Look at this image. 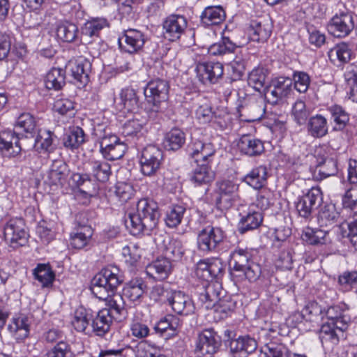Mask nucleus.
I'll list each match as a JSON object with an SVG mask.
<instances>
[{
  "instance_id": "nucleus-1",
  "label": "nucleus",
  "mask_w": 357,
  "mask_h": 357,
  "mask_svg": "<svg viewBox=\"0 0 357 357\" xmlns=\"http://www.w3.org/2000/svg\"><path fill=\"white\" fill-rule=\"evenodd\" d=\"M123 282L120 271L116 266H107L96 274L92 280L91 290L98 299L107 302L112 316L126 317L127 314L123 298L114 292Z\"/></svg>"
},
{
  "instance_id": "nucleus-2",
  "label": "nucleus",
  "mask_w": 357,
  "mask_h": 357,
  "mask_svg": "<svg viewBox=\"0 0 357 357\" xmlns=\"http://www.w3.org/2000/svg\"><path fill=\"white\" fill-rule=\"evenodd\" d=\"M160 213L158 204L149 199H140L135 211L130 212L126 226L133 236L149 235L158 224Z\"/></svg>"
},
{
  "instance_id": "nucleus-3",
  "label": "nucleus",
  "mask_w": 357,
  "mask_h": 357,
  "mask_svg": "<svg viewBox=\"0 0 357 357\" xmlns=\"http://www.w3.org/2000/svg\"><path fill=\"white\" fill-rule=\"evenodd\" d=\"M252 250L238 247L230 254L231 275L236 282L248 280L256 281L260 276L261 267L252 260Z\"/></svg>"
},
{
  "instance_id": "nucleus-4",
  "label": "nucleus",
  "mask_w": 357,
  "mask_h": 357,
  "mask_svg": "<svg viewBox=\"0 0 357 357\" xmlns=\"http://www.w3.org/2000/svg\"><path fill=\"white\" fill-rule=\"evenodd\" d=\"M226 234L220 227L208 225L199 232L198 248L205 253L224 252Z\"/></svg>"
},
{
  "instance_id": "nucleus-5",
  "label": "nucleus",
  "mask_w": 357,
  "mask_h": 357,
  "mask_svg": "<svg viewBox=\"0 0 357 357\" xmlns=\"http://www.w3.org/2000/svg\"><path fill=\"white\" fill-rule=\"evenodd\" d=\"M238 185L232 181H218L213 193L216 208L221 211H226L231 208L238 198Z\"/></svg>"
},
{
  "instance_id": "nucleus-6",
  "label": "nucleus",
  "mask_w": 357,
  "mask_h": 357,
  "mask_svg": "<svg viewBox=\"0 0 357 357\" xmlns=\"http://www.w3.org/2000/svg\"><path fill=\"white\" fill-rule=\"evenodd\" d=\"M327 146H321L316 149L317 167L314 177L317 179H324L334 176L337 172V161L334 154Z\"/></svg>"
},
{
  "instance_id": "nucleus-7",
  "label": "nucleus",
  "mask_w": 357,
  "mask_h": 357,
  "mask_svg": "<svg viewBox=\"0 0 357 357\" xmlns=\"http://www.w3.org/2000/svg\"><path fill=\"white\" fill-rule=\"evenodd\" d=\"M169 85L167 81L162 79L150 80L144 89V94L146 102L158 111L160 104L168 99Z\"/></svg>"
},
{
  "instance_id": "nucleus-8",
  "label": "nucleus",
  "mask_w": 357,
  "mask_h": 357,
  "mask_svg": "<svg viewBox=\"0 0 357 357\" xmlns=\"http://www.w3.org/2000/svg\"><path fill=\"white\" fill-rule=\"evenodd\" d=\"M163 153L160 149L149 145L143 149L139 158L141 172L145 176L154 175L160 168Z\"/></svg>"
},
{
  "instance_id": "nucleus-9",
  "label": "nucleus",
  "mask_w": 357,
  "mask_h": 357,
  "mask_svg": "<svg viewBox=\"0 0 357 357\" xmlns=\"http://www.w3.org/2000/svg\"><path fill=\"white\" fill-rule=\"evenodd\" d=\"M3 235L6 242L13 248L23 246L27 241V232L21 218L10 219L4 226Z\"/></svg>"
},
{
  "instance_id": "nucleus-10",
  "label": "nucleus",
  "mask_w": 357,
  "mask_h": 357,
  "mask_svg": "<svg viewBox=\"0 0 357 357\" xmlns=\"http://www.w3.org/2000/svg\"><path fill=\"white\" fill-rule=\"evenodd\" d=\"M190 155L195 162L211 163L213 160L216 149L213 144L207 141L192 137L188 146Z\"/></svg>"
},
{
  "instance_id": "nucleus-11",
  "label": "nucleus",
  "mask_w": 357,
  "mask_h": 357,
  "mask_svg": "<svg viewBox=\"0 0 357 357\" xmlns=\"http://www.w3.org/2000/svg\"><path fill=\"white\" fill-rule=\"evenodd\" d=\"M322 200L321 192L319 188H312L307 193L298 197L296 208L301 217L308 218L317 208Z\"/></svg>"
},
{
  "instance_id": "nucleus-12",
  "label": "nucleus",
  "mask_w": 357,
  "mask_h": 357,
  "mask_svg": "<svg viewBox=\"0 0 357 357\" xmlns=\"http://www.w3.org/2000/svg\"><path fill=\"white\" fill-rule=\"evenodd\" d=\"M188 26V20L183 15L172 14L163 21L162 29L165 38L175 41L181 38Z\"/></svg>"
},
{
  "instance_id": "nucleus-13",
  "label": "nucleus",
  "mask_w": 357,
  "mask_h": 357,
  "mask_svg": "<svg viewBox=\"0 0 357 357\" xmlns=\"http://www.w3.org/2000/svg\"><path fill=\"white\" fill-rule=\"evenodd\" d=\"M354 27L352 15L347 11L336 13L331 20L328 29L335 37L348 36Z\"/></svg>"
},
{
  "instance_id": "nucleus-14",
  "label": "nucleus",
  "mask_w": 357,
  "mask_h": 357,
  "mask_svg": "<svg viewBox=\"0 0 357 357\" xmlns=\"http://www.w3.org/2000/svg\"><path fill=\"white\" fill-rule=\"evenodd\" d=\"M146 39L144 33L137 29H130L123 31L119 38L118 42L120 48L128 53L132 54L140 50Z\"/></svg>"
},
{
  "instance_id": "nucleus-15",
  "label": "nucleus",
  "mask_w": 357,
  "mask_h": 357,
  "mask_svg": "<svg viewBox=\"0 0 357 357\" xmlns=\"http://www.w3.org/2000/svg\"><path fill=\"white\" fill-rule=\"evenodd\" d=\"M195 71L203 84H214L222 76L224 68L220 62H202L197 65Z\"/></svg>"
},
{
  "instance_id": "nucleus-16",
  "label": "nucleus",
  "mask_w": 357,
  "mask_h": 357,
  "mask_svg": "<svg viewBox=\"0 0 357 357\" xmlns=\"http://www.w3.org/2000/svg\"><path fill=\"white\" fill-rule=\"evenodd\" d=\"M222 293V287L218 282H204L199 291V301L205 309H211L220 298Z\"/></svg>"
},
{
  "instance_id": "nucleus-17",
  "label": "nucleus",
  "mask_w": 357,
  "mask_h": 357,
  "mask_svg": "<svg viewBox=\"0 0 357 357\" xmlns=\"http://www.w3.org/2000/svg\"><path fill=\"white\" fill-rule=\"evenodd\" d=\"M167 303L172 310L178 314L187 316L194 313L195 310L191 298L181 291L173 290Z\"/></svg>"
},
{
  "instance_id": "nucleus-18",
  "label": "nucleus",
  "mask_w": 357,
  "mask_h": 357,
  "mask_svg": "<svg viewBox=\"0 0 357 357\" xmlns=\"http://www.w3.org/2000/svg\"><path fill=\"white\" fill-rule=\"evenodd\" d=\"M22 150L20 137L15 132L7 130L0 132V151L6 157H13Z\"/></svg>"
},
{
  "instance_id": "nucleus-19",
  "label": "nucleus",
  "mask_w": 357,
  "mask_h": 357,
  "mask_svg": "<svg viewBox=\"0 0 357 357\" xmlns=\"http://www.w3.org/2000/svg\"><path fill=\"white\" fill-rule=\"evenodd\" d=\"M220 344V337L213 329H206L199 334L197 349L203 355L215 353Z\"/></svg>"
},
{
  "instance_id": "nucleus-20",
  "label": "nucleus",
  "mask_w": 357,
  "mask_h": 357,
  "mask_svg": "<svg viewBox=\"0 0 357 357\" xmlns=\"http://www.w3.org/2000/svg\"><path fill=\"white\" fill-rule=\"evenodd\" d=\"M71 73L79 87L85 86L89 80V73L91 68V63L84 58H79L75 61H70L66 67Z\"/></svg>"
},
{
  "instance_id": "nucleus-21",
  "label": "nucleus",
  "mask_w": 357,
  "mask_h": 357,
  "mask_svg": "<svg viewBox=\"0 0 357 357\" xmlns=\"http://www.w3.org/2000/svg\"><path fill=\"white\" fill-rule=\"evenodd\" d=\"M229 347L234 357H247L256 350L257 343L250 336H240L231 340Z\"/></svg>"
},
{
  "instance_id": "nucleus-22",
  "label": "nucleus",
  "mask_w": 357,
  "mask_h": 357,
  "mask_svg": "<svg viewBox=\"0 0 357 357\" xmlns=\"http://www.w3.org/2000/svg\"><path fill=\"white\" fill-rule=\"evenodd\" d=\"M172 268V263L169 259L165 257L158 258L147 266L146 273L154 280L161 281L169 277Z\"/></svg>"
},
{
  "instance_id": "nucleus-23",
  "label": "nucleus",
  "mask_w": 357,
  "mask_h": 357,
  "mask_svg": "<svg viewBox=\"0 0 357 357\" xmlns=\"http://www.w3.org/2000/svg\"><path fill=\"white\" fill-rule=\"evenodd\" d=\"M238 148L241 153L251 157L260 155L264 151L263 142L249 135H243L240 138Z\"/></svg>"
},
{
  "instance_id": "nucleus-24",
  "label": "nucleus",
  "mask_w": 357,
  "mask_h": 357,
  "mask_svg": "<svg viewBox=\"0 0 357 357\" xmlns=\"http://www.w3.org/2000/svg\"><path fill=\"white\" fill-rule=\"evenodd\" d=\"M112 323V318L109 310L102 309L98 311L94 317L92 316L91 332H93L98 336H103L109 331Z\"/></svg>"
},
{
  "instance_id": "nucleus-25",
  "label": "nucleus",
  "mask_w": 357,
  "mask_h": 357,
  "mask_svg": "<svg viewBox=\"0 0 357 357\" xmlns=\"http://www.w3.org/2000/svg\"><path fill=\"white\" fill-rule=\"evenodd\" d=\"M31 322L25 315L13 317L8 326V329L17 340H22L29 336Z\"/></svg>"
},
{
  "instance_id": "nucleus-26",
  "label": "nucleus",
  "mask_w": 357,
  "mask_h": 357,
  "mask_svg": "<svg viewBox=\"0 0 357 357\" xmlns=\"http://www.w3.org/2000/svg\"><path fill=\"white\" fill-rule=\"evenodd\" d=\"M109 26L105 18L97 17L91 19L84 23L81 31V40L91 43L89 39L92 37H98L100 31Z\"/></svg>"
},
{
  "instance_id": "nucleus-27",
  "label": "nucleus",
  "mask_w": 357,
  "mask_h": 357,
  "mask_svg": "<svg viewBox=\"0 0 357 357\" xmlns=\"http://www.w3.org/2000/svg\"><path fill=\"white\" fill-rule=\"evenodd\" d=\"M301 238L305 243L312 245H326L331 241L328 231L311 227L303 229Z\"/></svg>"
},
{
  "instance_id": "nucleus-28",
  "label": "nucleus",
  "mask_w": 357,
  "mask_h": 357,
  "mask_svg": "<svg viewBox=\"0 0 357 357\" xmlns=\"http://www.w3.org/2000/svg\"><path fill=\"white\" fill-rule=\"evenodd\" d=\"M268 177L266 167L259 165L253 168L243 178V181L254 189L262 188L266 184Z\"/></svg>"
},
{
  "instance_id": "nucleus-29",
  "label": "nucleus",
  "mask_w": 357,
  "mask_h": 357,
  "mask_svg": "<svg viewBox=\"0 0 357 357\" xmlns=\"http://www.w3.org/2000/svg\"><path fill=\"white\" fill-rule=\"evenodd\" d=\"M71 179L73 183L78 187L83 186L84 188H79L77 192L76 196L78 198L83 197L89 201V198L96 194V190L88 174H82L75 173L72 175Z\"/></svg>"
},
{
  "instance_id": "nucleus-30",
  "label": "nucleus",
  "mask_w": 357,
  "mask_h": 357,
  "mask_svg": "<svg viewBox=\"0 0 357 357\" xmlns=\"http://www.w3.org/2000/svg\"><path fill=\"white\" fill-rule=\"evenodd\" d=\"M56 139V137L54 132L49 130L40 129L35 139V146L40 151L52 153L56 148L54 143Z\"/></svg>"
},
{
  "instance_id": "nucleus-31",
  "label": "nucleus",
  "mask_w": 357,
  "mask_h": 357,
  "mask_svg": "<svg viewBox=\"0 0 357 357\" xmlns=\"http://www.w3.org/2000/svg\"><path fill=\"white\" fill-rule=\"evenodd\" d=\"M211 163L199 162L194 169L191 181L196 185H201L208 184L213 181L215 173L211 169Z\"/></svg>"
},
{
  "instance_id": "nucleus-32",
  "label": "nucleus",
  "mask_w": 357,
  "mask_h": 357,
  "mask_svg": "<svg viewBox=\"0 0 357 357\" xmlns=\"http://www.w3.org/2000/svg\"><path fill=\"white\" fill-rule=\"evenodd\" d=\"M225 17V11L221 6H208L200 16L202 23L207 26L220 24Z\"/></svg>"
},
{
  "instance_id": "nucleus-33",
  "label": "nucleus",
  "mask_w": 357,
  "mask_h": 357,
  "mask_svg": "<svg viewBox=\"0 0 357 357\" xmlns=\"http://www.w3.org/2000/svg\"><path fill=\"white\" fill-rule=\"evenodd\" d=\"M85 142V134L79 127H73L66 132L63 137V146L69 150L75 151Z\"/></svg>"
},
{
  "instance_id": "nucleus-34",
  "label": "nucleus",
  "mask_w": 357,
  "mask_h": 357,
  "mask_svg": "<svg viewBox=\"0 0 357 357\" xmlns=\"http://www.w3.org/2000/svg\"><path fill=\"white\" fill-rule=\"evenodd\" d=\"M263 221V216L260 212L249 211L245 215H241L238 224V230L241 234L248 231L257 229Z\"/></svg>"
},
{
  "instance_id": "nucleus-35",
  "label": "nucleus",
  "mask_w": 357,
  "mask_h": 357,
  "mask_svg": "<svg viewBox=\"0 0 357 357\" xmlns=\"http://www.w3.org/2000/svg\"><path fill=\"white\" fill-rule=\"evenodd\" d=\"M328 111L331 114V119L334 123L333 130H343L349 121V115L345 109L340 105H333L328 107Z\"/></svg>"
},
{
  "instance_id": "nucleus-36",
  "label": "nucleus",
  "mask_w": 357,
  "mask_h": 357,
  "mask_svg": "<svg viewBox=\"0 0 357 357\" xmlns=\"http://www.w3.org/2000/svg\"><path fill=\"white\" fill-rule=\"evenodd\" d=\"M92 314L89 310L83 307L77 308L74 314L72 325L78 332L89 334L91 332L89 321H91Z\"/></svg>"
},
{
  "instance_id": "nucleus-37",
  "label": "nucleus",
  "mask_w": 357,
  "mask_h": 357,
  "mask_svg": "<svg viewBox=\"0 0 357 357\" xmlns=\"http://www.w3.org/2000/svg\"><path fill=\"white\" fill-rule=\"evenodd\" d=\"M185 142V134L179 128H174L167 132L163 139V145L166 149L176 151Z\"/></svg>"
},
{
  "instance_id": "nucleus-38",
  "label": "nucleus",
  "mask_w": 357,
  "mask_h": 357,
  "mask_svg": "<svg viewBox=\"0 0 357 357\" xmlns=\"http://www.w3.org/2000/svg\"><path fill=\"white\" fill-rule=\"evenodd\" d=\"M56 36L63 42L72 43L75 41L79 34L77 25L68 21L58 23L56 29Z\"/></svg>"
},
{
  "instance_id": "nucleus-39",
  "label": "nucleus",
  "mask_w": 357,
  "mask_h": 357,
  "mask_svg": "<svg viewBox=\"0 0 357 357\" xmlns=\"http://www.w3.org/2000/svg\"><path fill=\"white\" fill-rule=\"evenodd\" d=\"M327 321L335 322L337 328L340 331H345L349 326L350 318L344 314L341 307L334 305L329 307L326 311Z\"/></svg>"
},
{
  "instance_id": "nucleus-40",
  "label": "nucleus",
  "mask_w": 357,
  "mask_h": 357,
  "mask_svg": "<svg viewBox=\"0 0 357 357\" xmlns=\"http://www.w3.org/2000/svg\"><path fill=\"white\" fill-rule=\"evenodd\" d=\"M327 119L321 114L312 116L307 123V130L313 137L320 138L328 133Z\"/></svg>"
},
{
  "instance_id": "nucleus-41",
  "label": "nucleus",
  "mask_w": 357,
  "mask_h": 357,
  "mask_svg": "<svg viewBox=\"0 0 357 357\" xmlns=\"http://www.w3.org/2000/svg\"><path fill=\"white\" fill-rule=\"evenodd\" d=\"M328 57L334 64L339 66L351 60V51L347 44L339 43L328 52Z\"/></svg>"
},
{
  "instance_id": "nucleus-42",
  "label": "nucleus",
  "mask_w": 357,
  "mask_h": 357,
  "mask_svg": "<svg viewBox=\"0 0 357 357\" xmlns=\"http://www.w3.org/2000/svg\"><path fill=\"white\" fill-rule=\"evenodd\" d=\"M132 351L136 357H157L160 354L161 347L155 342L143 340L138 342Z\"/></svg>"
},
{
  "instance_id": "nucleus-43",
  "label": "nucleus",
  "mask_w": 357,
  "mask_h": 357,
  "mask_svg": "<svg viewBox=\"0 0 357 357\" xmlns=\"http://www.w3.org/2000/svg\"><path fill=\"white\" fill-rule=\"evenodd\" d=\"M340 219V213L334 205L324 206L318 215V224L321 227H330L336 225Z\"/></svg>"
},
{
  "instance_id": "nucleus-44",
  "label": "nucleus",
  "mask_w": 357,
  "mask_h": 357,
  "mask_svg": "<svg viewBox=\"0 0 357 357\" xmlns=\"http://www.w3.org/2000/svg\"><path fill=\"white\" fill-rule=\"evenodd\" d=\"M120 104L128 112H133L139 107V98L135 89L126 87L119 93Z\"/></svg>"
},
{
  "instance_id": "nucleus-45",
  "label": "nucleus",
  "mask_w": 357,
  "mask_h": 357,
  "mask_svg": "<svg viewBox=\"0 0 357 357\" xmlns=\"http://www.w3.org/2000/svg\"><path fill=\"white\" fill-rule=\"evenodd\" d=\"M144 287L145 284L142 279H133L123 288V296L130 301L137 302L144 294Z\"/></svg>"
},
{
  "instance_id": "nucleus-46",
  "label": "nucleus",
  "mask_w": 357,
  "mask_h": 357,
  "mask_svg": "<svg viewBox=\"0 0 357 357\" xmlns=\"http://www.w3.org/2000/svg\"><path fill=\"white\" fill-rule=\"evenodd\" d=\"M33 274L36 280H38L43 287H49L52 286L55 274L50 266L45 264H39L33 269Z\"/></svg>"
},
{
  "instance_id": "nucleus-47",
  "label": "nucleus",
  "mask_w": 357,
  "mask_h": 357,
  "mask_svg": "<svg viewBox=\"0 0 357 357\" xmlns=\"http://www.w3.org/2000/svg\"><path fill=\"white\" fill-rule=\"evenodd\" d=\"M68 169L62 161L56 160L52 163L48 173V179L52 185H62L66 179Z\"/></svg>"
},
{
  "instance_id": "nucleus-48",
  "label": "nucleus",
  "mask_w": 357,
  "mask_h": 357,
  "mask_svg": "<svg viewBox=\"0 0 357 357\" xmlns=\"http://www.w3.org/2000/svg\"><path fill=\"white\" fill-rule=\"evenodd\" d=\"M93 234L91 227L83 225L76 232L70 235V245L75 249H82L89 243Z\"/></svg>"
},
{
  "instance_id": "nucleus-49",
  "label": "nucleus",
  "mask_w": 357,
  "mask_h": 357,
  "mask_svg": "<svg viewBox=\"0 0 357 357\" xmlns=\"http://www.w3.org/2000/svg\"><path fill=\"white\" fill-rule=\"evenodd\" d=\"M91 174L97 181L100 182L107 181L111 174V165L104 160H92L90 162Z\"/></svg>"
},
{
  "instance_id": "nucleus-50",
  "label": "nucleus",
  "mask_w": 357,
  "mask_h": 357,
  "mask_svg": "<svg viewBox=\"0 0 357 357\" xmlns=\"http://www.w3.org/2000/svg\"><path fill=\"white\" fill-rule=\"evenodd\" d=\"M271 33L270 25L261 22L253 21L249 29V36L252 40L257 42L266 41Z\"/></svg>"
},
{
  "instance_id": "nucleus-51",
  "label": "nucleus",
  "mask_w": 357,
  "mask_h": 357,
  "mask_svg": "<svg viewBox=\"0 0 357 357\" xmlns=\"http://www.w3.org/2000/svg\"><path fill=\"white\" fill-rule=\"evenodd\" d=\"M65 84V75L61 68H52L47 74L45 85L47 89H61Z\"/></svg>"
},
{
  "instance_id": "nucleus-52",
  "label": "nucleus",
  "mask_w": 357,
  "mask_h": 357,
  "mask_svg": "<svg viewBox=\"0 0 357 357\" xmlns=\"http://www.w3.org/2000/svg\"><path fill=\"white\" fill-rule=\"evenodd\" d=\"M335 324V322L326 321L322 324L319 332V338L322 342H331L333 343H337L338 342L339 333H342L344 331L338 329Z\"/></svg>"
},
{
  "instance_id": "nucleus-53",
  "label": "nucleus",
  "mask_w": 357,
  "mask_h": 357,
  "mask_svg": "<svg viewBox=\"0 0 357 357\" xmlns=\"http://www.w3.org/2000/svg\"><path fill=\"white\" fill-rule=\"evenodd\" d=\"M236 307V303L230 298L225 297L220 298L212 307L215 316L220 319H223L229 316L234 311Z\"/></svg>"
},
{
  "instance_id": "nucleus-54",
  "label": "nucleus",
  "mask_w": 357,
  "mask_h": 357,
  "mask_svg": "<svg viewBox=\"0 0 357 357\" xmlns=\"http://www.w3.org/2000/svg\"><path fill=\"white\" fill-rule=\"evenodd\" d=\"M236 48V45L229 38L222 37L219 42L211 45L208 47V53L214 56H222L231 53Z\"/></svg>"
},
{
  "instance_id": "nucleus-55",
  "label": "nucleus",
  "mask_w": 357,
  "mask_h": 357,
  "mask_svg": "<svg viewBox=\"0 0 357 357\" xmlns=\"http://www.w3.org/2000/svg\"><path fill=\"white\" fill-rule=\"evenodd\" d=\"M185 249L182 242L178 239L172 238L165 245V257L169 259V261H178L182 258Z\"/></svg>"
},
{
  "instance_id": "nucleus-56",
  "label": "nucleus",
  "mask_w": 357,
  "mask_h": 357,
  "mask_svg": "<svg viewBox=\"0 0 357 357\" xmlns=\"http://www.w3.org/2000/svg\"><path fill=\"white\" fill-rule=\"evenodd\" d=\"M15 128L20 130L33 137L36 130V121L35 117L30 113L21 114L15 123Z\"/></svg>"
},
{
  "instance_id": "nucleus-57",
  "label": "nucleus",
  "mask_w": 357,
  "mask_h": 357,
  "mask_svg": "<svg viewBox=\"0 0 357 357\" xmlns=\"http://www.w3.org/2000/svg\"><path fill=\"white\" fill-rule=\"evenodd\" d=\"M185 212V208L182 205H174L167 211L165 223L168 227L174 228L181 224Z\"/></svg>"
},
{
  "instance_id": "nucleus-58",
  "label": "nucleus",
  "mask_w": 357,
  "mask_h": 357,
  "mask_svg": "<svg viewBox=\"0 0 357 357\" xmlns=\"http://www.w3.org/2000/svg\"><path fill=\"white\" fill-rule=\"evenodd\" d=\"M338 284L344 291H354L357 294V271H344L338 278Z\"/></svg>"
},
{
  "instance_id": "nucleus-59",
  "label": "nucleus",
  "mask_w": 357,
  "mask_h": 357,
  "mask_svg": "<svg viewBox=\"0 0 357 357\" xmlns=\"http://www.w3.org/2000/svg\"><path fill=\"white\" fill-rule=\"evenodd\" d=\"M127 150V145L123 142H119L113 146L104 149L100 152L103 158L108 160H116L121 158Z\"/></svg>"
},
{
  "instance_id": "nucleus-60",
  "label": "nucleus",
  "mask_w": 357,
  "mask_h": 357,
  "mask_svg": "<svg viewBox=\"0 0 357 357\" xmlns=\"http://www.w3.org/2000/svg\"><path fill=\"white\" fill-rule=\"evenodd\" d=\"M321 314V307L316 301H309L301 311L303 318L307 321H317Z\"/></svg>"
},
{
  "instance_id": "nucleus-61",
  "label": "nucleus",
  "mask_w": 357,
  "mask_h": 357,
  "mask_svg": "<svg viewBox=\"0 0 357 357\" xmlns=\"http://www.w3.org/2000/svg\"><path fill=\"white\" fill-rule=\"evenodd\" d=\"M266 80V74L262 68L253 69L249 74L248 84L257 91L264 87Z\"/></svg>"
},
{
  "instance_id": "nucleus-62",
  "label": "nucleus",
  "mask_w": 357,
  "mask_h": 357,
  "mask_svg": "<svg viewBox=\"0 0 357 357\" xmlns=\"http://www.w3.org/2000/svg\"><path fill=\"white\" fill-rule=\"evenodd\" d=\"M144 122L137 119L128 120L122 127V134L126 137H134L140 134Z\"/></svg>"
},
{
  "instance_id": "nucleus-63",
  "label": "nucleus",
  "mask_w": 357,
  "mask_h": 357,
  "mask_svg": "<svg viewBox=\"0 0 357 357\" xmlns=\"http://www.w3.org/2000/svg\"><path fill=\"white\" fill-rule=\"evenodd\" d=\"M291 114L298 124L305 123L309 116L305 102L300 100L296 101L292 107Z\"/></svg>"
},
{
  "instance_id": "nucleus-64",
  "label": "nucleus",
  "mask_w": 357,
  "mask_h": 357,
  "mask_svg": "<svg viewBox=\"0 0 357 357\" xmlns=\"http://www.w3.org/2000/svg\"><path fill=\"white\" fill-rule=\"evenodd\" d=\"M47 357H73L70 346L65 341H59L47 353Z\"/></svg>"
}]
</instances>
